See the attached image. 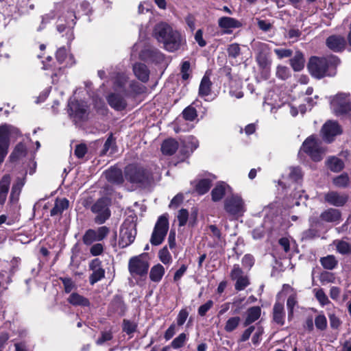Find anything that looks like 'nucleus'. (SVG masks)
<instances>
[{
	"label": "nucleus",
	"instance_id": "obj_1",
	"mask_svg": "<svg viewBox=\"0 0 351 351\" xmlns=\"http://www.w3.org/2000/svg\"><path fill=\"white\" fill-rule=\"evenodd\" d=\"M152 36L158 43L162 44L165 49L169 52L178 50L184 43L180 32L164 21L155 25Z\"/></svg>",
	"mask_w": 351,
	"mask_h": 351
},
{
	"label": "nucleus",
	"instance_id": "obj_2",
	"mask_svg": "<svg viewBox=\"0 0 351 351\" xmlns=\"http://www.w3.org/2000/svg\"><path fill=\"white\" fill-rule=\"evenodd\" d=\"M124 176L126 180L140 187L149 186L154 180L148 170L134 165H129L125 168Z\"/></svg>",
	"mask_w": 351,
	"mask_h": 351
},
{
	"label": "nucleus",
	"instance_id": "obj_3",
	"mask_svg": "<svg viewBox=\"0 0 351 351\" xmlns=\"http://www.w3.org/2000/svg\"><path fill=\"white\" fill-rule=\"evenodd\" d=\"M339 60L336 56H332L329 60L325 58L312 57L308 62V69L311 74L317 78L325 76L329 64L337 65Z\"/></svg>",
	"mask_w": 351,
	"mask_h": 351
},
{
	"label": "nucleus",
	"instance_id": "obj_4",
	"mask_svg": "<svg viewBox=\"0 0 351 351\" xmlns=\"http://www.w3.org/2000/svg\"><path fill=\"white\" fill-rule=\"evenodd\" d=\"M68 112L75 124H81L88 119V108L86 102L71 100L68 104Z\"/></svg>",
	"mask_w": 351,
	"mask_h": 351
},
{
	"label": "nucleus",
	"instance_id": "obj_5",
	"mask_svg": "<svg viewBox=\"0 0 351 351\" xmlns=\"http://www.w3.org/2000/svg\"><path fill=\"white\" fill-rule=\"evenodd\" d=\"M224 209L231 216H242L246 210L245 202L238 194H232L224 201Z\"/></svg>",
	"mask_w": 351,
	"mask_h": 351
},
{
	"label": "nucleus",
	"instance_id": "obj_6",
	"mask_svg": "<svg viewBox=\"0 0 351 351\" xmlns=\"http://www.w3.org/2000/svg\"><path fill=\"white\" fill-rule=\"evenodd\" d=\"M18 133V129L11 125L3 124L0 125V165L3 162L8 154L10 136Z\"/></svg>",
	"mask_w": 351,
	"mask_h": 351
},
{
	"label": "nucleus",
	"instance_id": "obj_7",
	"mask_svg": "<svg viewBox=\"0 0 351 351\" xmlns=\"http://www.w3.org/2000/svg\"><path fill=\"white\" fill-rule=\"evenodd\" d=\"M331 108L337 116L349 114L351 112V103L349 94L340 93L331 100Z\"/></svg>",
	"mask_w": 351,
	"mask_h": 351
},
{
	"label": "nucleus",
	"instance_id": "obj_8",
	"mask_svg": "<svg viewBox=\"0 0 351 351\" xmlns=\"http://www.w3.org/2000/svg\"><path fill=\"white\" fill-rule=\"evenodd\" d=\"M110 201L108 198L99 199L92 206L91 211L95 214V222L97 224L104 223L110 216L109 206Z\"/></svg>",
	"mask_w": 351,
	"mask_h": 351
},
{
	"label": "nucleus",
	"instance_id": "obj_9",
	"mask_svg": "<svg viewBox=\"0 0 351 351\" xmlns=\"http://www.w3.org/2000/svg\"><path fill=\"white\" fill-rule=\"evenodd\" d=\"M128 269L134 277L146 276L149 269V263L145 254L131 258L128 263Z\"/></svg>",
	"mask_w": 351,
	"mask_h": 351
},
{
	"label": "nucleus",
	"instance_id": "obj_10",
	"mask_svg": "<svg viewBox=\"0 0 351 351\" xmlns=\"http://www.w3.org/2000/svg\"><path fill=\"white\" fill-rule=\"evenodd\" d=\"M302 149L314 161H320L325 154V149L313 136H310L304 141Z\"/></svg>",
	"mask_w": 351,
	"mask_h": 351
},
{
	"label": "nucleus",
	"instance_id": "obj_11",
	"mask_svg": "<svg viewBox=\"0 0 351 351\" xmlns=\"http://www.w3.org/2000/svg\"><path fill=\"white\" fill-rule=\"evenodd\" d=\"M169 229L168 219L165 215L160 216L152 232L150 242L153 245H158L162 243Z\"/></svg>",
	"mask_w": 351,
	"mask_h": 351
},
{
	"label": "nucleus",
	"instance_id": "obj_12",
	"mask_svg": "<svg viewBox=\"0 0 351 351\" xmlns=\"http://www.w3.org/2000/svg\"><path fill=\"white\" fill-rule=\"evenodd\" d=\"M110 232L106 226H101L97 230L88 229L84 233L82 240L85 245H90L95 241H100L105 239Z\"/></svg>",
	"mask_w": 351,
	"mask_h": 351
},
{
	"label": "nucleus",
	"instance_id": "obj_13",
	"mask_svg": "<svg viewBox=\"0 0 351 351\" xmlns=\"http://www.w3.org/2000/svg\"><path fill=\"white\" fill-rule=\"evenodd\" d=\"M230 278L236 282L234 288L237 291L244 290L250 285L247 276L244 275L243 270L239 265L233 266L230 272Z\"/></svg>",
	"mask_w": 351,
	"mask_h": 351
},
{
	"label": "nucleus",
	"instance_id": "obj_14",
	"mask_svg": "<svg viewBox=\"0 0 351 351\" xmlns=\"http://www.w3.org/2000/svg\"><path fill=\"white\" fill-rule=\"evenodd\" d=\"M322 132L324 140L327 143H331L335 136L341 134L342 130L337 121H328L323 125Z\"/></svg>",
	"mask_w": 351,
	"mask_h": 351
},
{
	"label": "nucleus",
	"instance_id": "obj_15",
	"mask_svg": "<svg viewBox=\"0 0 351 351\" xmlns=\"http://www.w3.org/2000/svg\"><path fill=\"white\" fill-rule=\"evenodd\" d=\"M89 269L92 271L89 276V282L92 285L105 277V269L102 268L101 261L99 258H95L90 261Z\"/></svg>",
	"mask_w": 351,
	"mask_h": 351
},
{
	"label": "nucleus",
	"instance_id": "obj_16",
	"mask_svg": "<svg viewBox=\"0 0 351 351\" xmlns=\"http://www.w3.org/2000/svg\"><path fill=\"white\" fill-rule=\"evenodd\" d=\"M348 196L345 193H340L335 191H330L324 195V200L330 205L340 207L346 204Z\"/></svg>",
	"mask_w": 351,
	"mask_h": 351
},
{
	"label": "nucleus",
	"instance_id": "obj_17",
	"mask_svg": "<svg viewBox=\"0 0 351 351\" xmlns=\"http://www.w3.org/2000/svg\"><path fill=\"white\" fill-rule=\"evenodd\" d=\"M142 60L146 62L160 63L164 60V55L156 48L147 47L140 53Z\"/></svg>",
	"mask_w": 351,
	"mask_h": 351
},
{
	"label": "nucleus",
	"instance_id": "obj_18",
	"mask_svg": "<svg viewBox=\"0 0 351 351\" xmlns=\"http://www.w3.org/2000/svg\"><path fill=\"white\" fill-rule=\"evenodd\" d=\"M26 182V177L24 176L22 178L18 177L13 183L11 192L9 197V203L11 204H16L19 202V197Z\"/></svg>",
	"mask_w": 351,
	"mask_h": 351
},
{
	"label": "nucleus",
	"instance_id": "obj_19",
	"mask_svg": "<svg viewBox=\"0 0 351 351\" xmlns=\"http://www.w3.org/2000/svg\"><path fill=\"white\" fill-rule=\"evenodd\" d=\"M218 25L223 29L224 34H230L232 32V29L240 27L241 23L234 18L223 16L219 19Z\"/></svg>",
	"mask_w": 351,
	"mask_h": 351
},
{
	"label": "nucleus",
	"instance_id": "obj_20",
	"mask_svg": "<svg viewBox=\"0 0 351 351\" xmlns=\"http://www.w3.org/2000/svg\"><path fill=\"white\" fill-rule=\"evenodd\" d=\"M136 234V230L133 226L121 229L119 242V245L121 247L130 245L134 241Z\"/></svg>",
	"mask_w": 351,
	"mask_h": 351
},
{
	"label": "nucleus",
	"instance_id": "obj_21",
	"mask_svg": "<svg viewBox=\"0 0 351 351\" xmlns=\"http://www.w3.org/2000/svg\"><path fill=\"white\" fill-rule=\"evenodd\" d=\"M128 77L124 73H117L113 79V88L117 92H120L124 96H128Z\"/></svg>",
	"mask_w": 351,
	"mask_h": 351
},
{
	"label": "nucleus",
	"instance_id": "obj_22",
	"mask_svg": "<svg viewBox=\"0 0 351 351\" xmlns=\"http://www.w3.org/2000/svg\"><path fill=\"white\" fill-rule=\"evenodd\" d=\"M119 93H111L107 97L108 104L116 110H122L127 106L126 101L123 96Z\"/></svg>",
	"mask_w": 351,
	"mask_h": 351
},
{
	"label": "nucleus",
	"instance_id": "obj_23",
	"mask_svg": "<svg viewBox=\"0 0 351 351\" xmlns=\"http://www.w3.org/2000/svg\"><path fill=\"white\" fill-rule=\"evenodd\" d=\"M346 40L340 36H331L326 40V45L331 50L339 52L342 51L346 47Z\"/></svg>",
	"mask_w": 351,
	"mask_h": 351
},
{
	"label": "nucleus",
	"instance_id": "obj_24",
	"mask_svg": "<svg viewBox=\"0 0 351 351\" xmlns=\"http://www.w3.org/2000/svg\"><path fill=\"white\" fill-rule=\"evenodd\" d=\"M106 180L115 184H121L123 182V176L120 169L117 167H111L104 172Z\"/></svg>",
	"mask_w": 351,
	"mask_h": 351
},
{
	"label": "nucleus",
	"instance_id": "obj_25",
	"mask_svg": "<svg viewBox=\"0 0 351 351\" xmlns=\"http://www.w3.org/2000/svg\"><path fill=\"white\" fill-rule=\"evenodd\" d=\"M11 183V176L5 174L0 180V205L3 206L7 199Z\"/></svg>",
	"mask_w": 351,
	"mask_h": 351
},
{
	"label": "nucleus",
	"instance_id": "obj_26",
	"mask_svg": "<svg viewBox=\"0 0 351 351\" xmlns=\"http://www.w3.org/2000/svg\"><path fill=\"white\" fill-rule=\"evenodd\" d=\"M230 186L223 182H219L211 191L212 199L214 202L221 200Z\"/></svg>",
	"mask_w": 351,
	"mask_h": 351
},
{
	"label": "nucleus",
	"instance_id": "obj_27",
	"mask_svg": "<svg viewBox=\"0 0 351 351\" xmlns=\"http://www.w3.org/2000/svg\"><path fill=\"white\" fill-rule=\"evenodd\" d=\"M133 71L136 77L143 82L148 81L149 71L145 64L142 63L135 64L133 66Z\"/></svg>",
	"mask_w": 351,
	"mask_h": 351
},
{
	"label": "nucleus",
	"instance_id": "obj_28",
	"mask_svg": "<svg viewBox=\"0 0 351 351\" xmlns=\"http://www.w3.org/2000/svg\"><path fill=\"white\" fill-rule=\"evenodd\" d=\"M285 313L282 303L276 302L273 308V319L281 326L285 324Z\"/></svg>",
	"mask_w": 351,
	"mask_h": 351
},
{
	"label": "nucleus",
	"instance_id": "obj_29",
	"mask_svg": "<svg viewBox=\"0 0 351 351\" xmlns=\"http://www.w3.org/2000/svg\"><path fill=\"white\" fill-rule=\"evenodd\" d=\"M246 317L243 322L244 326H247L256 321L261 316V309L259 306H252L246 313Z\"/></svg>",
	"mask_w": 351,
	"mask_h": 351
},
{
	"label": "nucleus",
	"instance_id": "obj_30",
	"mask_svg": "<svg viewBox=\"0 0 351 351\" xmlns=\"http://www.w3.org/2000/svg\"><path fill=\"white\" fill-rule=\"evenodd\" d=\"M320 217L326 222H336L339 221L341 213L337 209L328 208L321 214Z\"/></svg>",
	"mask_w": 351,
	"mask_h": 351
},
{
	"label": "nucleus",
	"instance_id": "obj_31",
	"mask_svg": "<svg viewBox=\"0 0 351 351\" xmlns=\"http://www.w3.org/2000/svg\"><path fill=\"white\" fill-rule=\"evenodd\" d=\"M252 48L254 50L256 56L270 55V47L268 44L261 41L253 40Z\"/></svg>",
	"mask_w": 351,
	"mask_h": 351
},
{
	"label": "nucleus",
	"instance_id": "obj_32",
	"mask_svg": "<svg viewBox=\"0 0 351 351\" xmlns=\"http://www.w3.org/2000/svg\"><path fill=\"white\" fill-rule=\"evenodd\" d=\"M178 148V143L173 138L164 141L161 145V151L165 155L173 154Z\"/></svg>",
	"mask_w": 351,
	"mask_h": 351
},
{
	"label": "nucleus",
	"instance_id": "obj_33",
	"mask_svg": "<svg viewBox=\"0 0 351 351\" xmlns=\"http://www.w3.org/2000/svg\"><path fill=\"white\" fill-rule=\"evenodd\" d=\"M68 302L73 306H89V300L77 293H73L68 298Z\"/></svg>",
	"mask_w": 351,
	"mask_h": 351
},
{
	"label": "nucleus",
	"instance_id": "obj_34",
	"mask_svg": "<svg viewBox=\"0 0 351 351\" xmlns=\"http://www.w3.org/2000/svg\"><path fill=\"white\" fill-rule=\"evenodd\" d=\"M69 207V201L65 199H58L56 200L53 208L51 210V215L55 216L61 215L64 210Z\"/></svg>",
	"mask_w": 351,
	"mask_h": 351
},
{
	"label": "nucleus",
	"instance_id": "obj_35",
	"mask_svg": "<svg viewBox=\"0 0 351 351\" xmlns=\"http://www.w3.org/2000/svg\"><path fill=\"white\" fill-rule=\"evenodd\" d=\"M304 62L303 54L299 51L290 60L291 66L295 71H301L304 66Z\"/></svg>",
	"mask_w": 351,
	"mask_h": 351
},
{
	"label": "nucleus",
	"instance_id": "obj_36",
	"mask_svg": "<svg viewBox=\"0 0 351 351\" xmlns=\"http://www.w3.org/2000/svg\"><path fill=\"white\" fill-rule=\"evenodd\" d=\"M215 178V176H213L212 179L205 178L200 180L196 185V191L200 195L207 193L211 186L212 181Z\"/></svg>",
	"mask_w": 351,
	"mask_h": 351
},
{
	"label": "nucleus",
	"instance_id": "obj_37",
	"mask_svg": "<svg viewBox=\"0 0 351 351\" xmlns=\"http://www.w3.org/2000/svg\"><path fill=\"white\" fill-rule=\"evenodd\" d=\"M212 83L209 77L204 75L202 79L199 87V95L202 97L208 96L211 92Z\"/></svg>",
	"mask_w": 351,
	"mask_h": 351
},
{
	"label": "nucleus",
	"instance_id": "obj_38",
	"mask_svg": "<svg viewBox=\"0 0 351 351\" xmlns=\"http://www.w3.org/2000/svg\"><path fill=\"white\" fill-rule=\"evenodd\" d=\"M165 274V268L160 264L152 267L149 273V278L154 282H159Z\"/></svg>",
	"mask_w": 351,
	"mask_h": 351
},
{
	"label": "nucleus",
	"instance_id": "obj_39",
	"mask_svg": "<svg viewBox=\"0 0 351 351\" xmlns=\"http://www.w3.org/2000/svg\"><path fill=\"white\" fill-rule=\"evenodd\" d=\"M327 165L328 168L334 172H339L343 168V161L336 157H332L328 159Z\"/></svg>",
	"mask_w": 351,
	"mask_h": 351
},
{
	"label": "nucleus",
	"instance_id": "obj_40",
	"mask_svg": "<svg viewBox=\"0 0 351 351\" xmlns=\"http://www.w3.org/2000/svg\"><path fill=\"white\" fill-rule=\"evenodd\" d=\"M333 184L338 188H346L349 185L350 178L346 173H343L332 179Z\"/></svg>",
	"mask_w": 351,
	"mask_h": 351
},
{
	"label": "nucleus",
	"instance_id": "obj_41",
	"mask_svg": "<svg viewBox=\"0 0 351 351\" xmlns=\"http://www.w3.org/2000/svg\"><path fill=\"white\" fill-rule=\"evenodd\" d=\"M320 263L324 268L329 270L333 269L337 265V261L332 255H328L320 259Z\"/></svg>",
	"mask_w": 351,
	"mask_h": 351
},
{
	"label": "nucleus",
	"instance_id": "obj_42",
	"mask_svg": "<svg viewBox=\"0 0 351 351\" xmlns=\"http://www.w3.org/2000/svg\"><path fill=\"white\" fill-rule=\"evenodd\" d=\"M241 318L239 316L231 317L226 321L224 330L228 332H232L239 326Z\"/></svg>",
	"mask_w": 351,
	"mask_h": 351
},
{
	"label": "nucleus",
	"instance_id": "obj_43",
	"mask_svg": "<svg viewBox=\"0 0 351 351\" xmlns=\"http://www.w3.org/2000/svg\"><path fill=\"white\" fill-rule=\"evenodd\" d=\"M209 229L212 232L213 237H214L215 245L221 246L225 243V241L221 236V233L219 229L215 225L209 226Z\"/></svg>",
	"mask_w": 351,
	"mask_h": 351
},
{
	"label": "nucleus",
	"instance_id": "obj_44",
	"mask_svg": "<svg viewBox=\"0 0 351 351\" xmlns=\"http://www.w3.org/2000/svg\"><path fill=\"white\" fill-rule=\"evenodd\" d=\"M276 76L282 80H286L291 77L290 69L284 65L279 64L276 66Z\"/></svg>",
	"mask_w": 351,
	"mask_h": 351
},
{
	"label": "nucleus",
	"instance_id": "obj_45",
	"mask_svg": "<svg viewBox=\"0 0 351 351\" xmlns=\"http://www.w3.org/2000/svg\"><path fill=\"white\" fill-rule=\"evenodd\" d=\"M228 56L230 58H237L241 55V48L238 43H232L227 47Z\"/></svg>",
	"mask_w": 351,
	"mask_h": 351
},
{
	"label": "nucleus",
	"instance_id": "obj_46",
	"mask_svg": "<svg viewBox=\"0 0 351 351\" xmlns=\"http://www.w3.org/2000/svg\"><path fill=\"white\" fill-rule=\"evenodd\" d=\"M110 149H111V151L110 152V154H113L115 152L114 141V138H113L112 134L110 135V136L106 141L104 145V148L101 151V154L102 155L107 154V153L108 152V151Z\"/></svg>",
	"mask_w": 351,
	"mask_h": 351
},
{
	"label": "nucleus",
	"instance_id": "obj_47",
	"mask_svg": "<svg viewBox=\"0 0 351 351\" xmlns=\"http://www.w3.org/2000/svg\"><path fill=\"white\" fill-rule=\"evenodd\" d=\"M256 60L258 66L263 69L269 68L271 63L269 55L256 56Z\"/></svg>",
	"mask_w": 351,
	"mask_h": 351
},
{
	"label": "nucleus",
	"instance_id": "obj_48",
	"mask_svg": "<svg viewBox=\"0 0 351 351\" xmlns=\"http://www.w3.org/2000/svg\"><path fill=\"white\" fill-rule=\"evenodd\" d=\"M302 176V171L300 167H290L288 175L289 178L293 182H297Z\"/></svg>",
	"mask_w": 351,
	"mask_h": 351
},
{
	"label": "nucleus",
	"instance_id": "obj_49",
	"mask_svg": "<svg viewBox=\"0 0 351 351\" xmlns=\"http://www.w3.org/2000/svg\"><path fill=\"white\" fill-rule=\"evenodd\" d=\"M158 256L160 261L164 264H169L171 262V256L166 246L159 251Z\"/></svg>",
	"mask_w": 351,
	"mask_h": 351
},
{
	"label": "nucleus",
	"instance_id": "obj_50",
	"mask_svg": "<svg viewBox=\"0 0 351 351\" xmlns=\"http://www.w3.org/2000/svg\"><path fill=\"white\" fill-rule=\"evenodd\" d=\"M182 115L184 119L192 121L197 117V111L194 108L188 106L183 110Z\"/></svg>",
	"mask_w": 351,
	"mask_h": 351
},
{
	"label": "nucleus",
	"instance_id": "obj_51",
	"mask_svg": "<svg viewBox=\"0 0 351 351\" xmlns=\"http://www.w3.org/2000/svg\"><path fill=\"white\" fill-rule=\"evenodd\" d=\"M186 340V334L181 333L172 341L171 346L174 349H178L184 346Z\"/></svg>",
	"mask_w": 351,
	"mask_h": 351
},
{
	"label": "nucleus",
	"instance_id": "obj_52",
	"mask_svg": "<svg viewBox=\"0 0 351 351\" xmlns=\"http://www.w3.org/2000/svg\"><path fill=\"white\" fill-rule=\"evenodd\" d=\"M137 324L135 322L128 319H124L123 323V330L128 335H130L136 331Z\"/></svg>",
	"mask_w": 351,
	"mask_h": 351
},
{
	"label": "nucleus",
	"instance_id": "obj_53",
	"mask_svg": "<svg viewBox=\"0 0 351 351\" xmlns=\"http://www.w3.org/2000/svg\"><path fill=\"white\" fill-rule=\"evenodd\" d=\"M297 298L295 294H292L289 296L287 301V306L289 311V318H290L293 315V308L297 304Z\"/></svg>",
	"mask_w": 351,
	"mask_h": 351
},
{
	"label": "nucleus",
	"instance_id": "obj_54",
	"mask_svg": "<svg viewBox=\"0 0 351 351\" xmlns=\"http://www.w3.org/2000/svg\"><path fill=\"white\" fill-rule=\"evenodd\" d=\"M315 325L317 329L324 330L327 327V319L325 315H317L315 319Z\"/></svg>",
	"mask_w": 351,
	"mask_h": 351
},
{
	"label": "nucleus",
	"instance_id": "obj_55",
	"mask_svg": "<svg viewBox=\"0 0 351 351\" xmlns=\"http://www.w3.org/2000/svg\"><path fill=\"white\" fill-rule=\"evenodd\" d=\"M25 154H26L25 146L22 143H19L15 147L14 150L12 153L10 157L19 158L22 156H24L25 155Z\"/></svg>",
	"mask_w": 351,
	"mask_h": 351
},
{
	"label": "nucleus",
	"instance_id": "obj_56",
	"mask_svg": "<svg viewBox=\"0 0 351 351\" xmlns=\"http://www.w3.org/2000/svg\"><path fill=\"white\" fill-rule=\"evenodd\" d=\"M128 95L130 94H139L143 91L139 84L135 81L128 82Z\"/></svg>",
	"mask_w": 351,
	"mask_h": 351
},
{
	"label": "nucleus",
	"instance_id": "obj_57",
	"mask_svg": "<svg viewBox=\"0 0 351 351\" xmlns=\"http://www.w3.org/2000/svg\"><path fill=\"white\" fill-rule=\"evenodd\" d=\"M337 250L340 254H346L351 251V246L348 242L341 241L337 244Z\"/></svg>",
	"mask_w": 351,
	"mask_h": 351
},
{
	"label": "nucleus",
	"instance_id": "obj_58",
	"mask_svg": "<svg viewBox=\"0 0 351 351\" xmlns=\"http://www.w3.org/2000/svg\"><path fill=\"white\" fill-rule=\"evenodd\" d=\"M213 300H208L205 304L201 305L198 308V314L203 317L213 306Z\"/></svg>",
	"mask_w": 351,
	"mask_h": 351
},
{
	"label": "nucleus",
	"instance_id": "obj_59",
	"mask_svg": "<svg viewBox=\"0 0 351 351\" xmlns=\"http://www.w3.org/2000/svg\"><path fill=\"white\" fill-rule=\"evenodd\" d=\"M189 217V213L186 209H181L178 215L179 226H183L186 223Z\"/></svg>",
	"mask_w": 351,
	"mask_h": 351
},
{
	"label": "nucleus",
	"instance_id": "obj_60",
	"mask_svg": "<svg viewBox=\"0 0 351 351\" xmlns=\"http://www.w3.org/2000/svg\"><path fill=\"white\" fill-rule=\"evenodd\" d=\"M190 62L189 61H184L181 66V74L182 78L186 80L189 78V70H190Z\"/></svg>",
	"mask_w": 351,
	"mask_h": 351
},
{
	"label": "nucleus",
	"instance_id": "obj_61",
	"mask_svg": "<svg viewBox=\"0 0 351 351\" xmlns=\"http://www.w3.org/2000/svg\"><path fill=\"white\" fill-rule=\"evenodd\" d=\"M66 293H70L74 288L75 285L73 280L69 278H60Z\"/></svg>",
	"mask_w": 351,
	"mask_h": 351
},
{
	"label": "nucleus",
	"instance_id": "obj_62",
	"mask_svg": "<svg viewBox=\"0 0 351 351\" xmlns=\"http://www.w3.org/2000/svg\"><path fill=\"white\" fill-rule=\"evenodd\" d=\"M245 297L243 298H234L232 302V305L236 307L234 311V313H239L241 309L244 308V305H243V302L245 300Z\"/></svg>",
	"mask_w": 351,
	"mask_h": 351
},
{
	"label": "nucleus",
	"instance_id": "obj_63",
	"mask_svg": "<svg viewBox=\"0 0 351 351\" xmlns=\"http://www.w3.org/2000/svg\"><path fill=\"white\" fill-rule=\"evenodd\" d=\"M112 339V334L110 331H104L101 334V337L97 340V345H102L106 341H110Z\"/></svg>",
	"mask_w": 351,
	"mask_h": 351
},
{
	"label": "nucleus",
	"instance_id": "obj_64",
	"mask_svg": "<svg viewBox=\"0 0 351 351\" xmlns=\"http://www.w3.org/2000/svg\"><path fill=\"white\" fill-rule=\"evenodd\" d=\"M56 59L60 63L64 62L67 59V53L64 47H60L56 52Z\"/></svg>",
	"mask_w": 351,
	"mask_h": 351
}]
</instances>
